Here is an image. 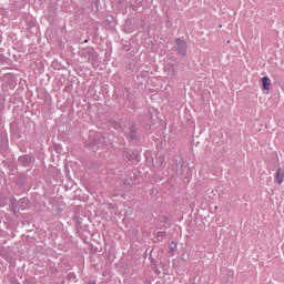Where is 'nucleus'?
<instances>
[{
	"label": "nucleus",
	"mask_w": 284,
	"mask_h": 284,
	"mask_svg": "<svg viewBox=\"0 0 284 284\" xmlns=\"http://www.w3.org/2000/svg\"><path fill=\"white\" fill-rule=\"evenodd\" d=\"M176 50L182 57L187 55V43L185 40L176 39Z\"/></svg>",
	"instance_id": "1"
},
{
	"label": "nucleus",
	"mask_w": 284,
	"mask_h": 284,
	"mask_svg": "<svg viewBox=\"0 0 284 284\" xmlns=\"http://www.w3.org/2000/svg\"><path fill=\"white\" fill-rule=\"evenodd\" d=\"M275 180H276V183H278L280 185L283 184V182H284V170L278 169L276 171Z\"/></svg>",
	"instance_id": "2"
},
{
	"label": "nucleus",
	"mask_w": 284,
	"mask_h": 284,
	"mask_svg": "<svg viewBox=\"0 0 284 284\" xmlns=\"http://www.w3.org/2000/svg\"><path fill=\"white\" fill-rule=\"evenodd\" d=\"M262 83H263V89L265 91H268L271 89L272 81L268 77H263L262 78Z\"/></svg>",
	"instance_id": "3"
},
{
	"label": "nucleus",
	"mask_w": 284,
	"mask_h": 284,
	"mask_svg": "<svg viewBox=\"0 0 284 284\" xmlns=\"http://www.w3.org/2000/svg\"><path fill=\"white\" fill-rule=\"evenodd\" d=\"M170 248H171L172 251H175V250L178 248V244L174 243V242H172V243L170 244Z\"/></svg>",
	"instance_id": "4"
},
{
	"label": "nucleus",
	"mask_w": 284,
	"mask_h": 284,
	"mask_svg": "<svg viewBox=\"0 0 284 284\" xmlns=\"http://www.w3.org/2000/svg\"><path fill=\"white\" fill-rule=\"evenodd\" d=\"M89 284H95V283H89Z\"/></svg>",
	"instance_id": "5"
}]
</instances>
